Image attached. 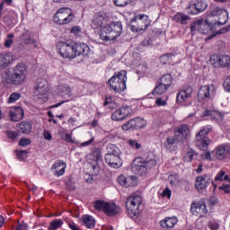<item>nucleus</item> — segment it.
<instances>
[{"instance_id": "5", "label": "nucleus", "mask_w": 230, "mask_h": 230, "mask_svg": "<svg viewBox=\"0 0 230 230\" xmlns=\"http://www.w3.org/2000/svg\"><path fill=\"white\" fill-rule=\"evenodd\" d=\"M143 202V198L137 194H132L127 199L126 209L130 218H137L139 217V206Z\"/></svg>"}, {"instance_id": "12", "label": "nucleus", "mask_w": 230, "mask_h": 230, "mask_svg": "<svg viewBox=\"0 0 230 230\" xmlns=\"http://www.w3.org/2000/svg\"><path fill=\"white\" fill-rule=\"evenodd\" d=\"M190 211L193 217H198L199 218H204L208 213L206 201L203 199L192 202L190 204Z\"/></svg>"}, {"instance_id": "4", "label": "nucleus", "mask_w": 230, "mask_h": 230, "mask_svg": "<svg viewBox=\"0 0 230 230\" xmlns=\"http://www.w3.org/2000/svg\"><path fill=\"white\" fill-rule=\"evenodd\" d=\"M123 32L121 22H113L102 29L100 37L102 40H116Z\"/></svg>"}, {"instance_id": "38", "label": "nucleus", "mask_w": 230, "mask_h": 230, "mask_svg": "<svg viewBox=\"0 0 230 230\" xmlns=\"http://www.w3.org/2000/svg\"><path fill=\"white\" fill-rule=\"evenodd\" d=\"M190 19L191 18L189 15L181 13H178L173 16V21H175V22H180V24H188Z\"/></svg>"}, {"instance_id": "61", "label": "nucleus", "mask_w": 230, "mask_h": 230, "mask_svg": "<svg viewBox=\"0 0 230 230\" xmlns=\"http://www.w3.org/2000/svg\"><path fill=\"white\" fill-rule=\"evenodd\" d=\"M164 197H168L170 199L172 197V190L170 189H165L163 191Z\"/></svg>"}, {"instance_id": "42", "label": "nucleus", "mask_w": 230, "mask_h": 230, "mask_svg": "<svg viewBox=\"0 0 230 230\" xmlns=\"http://www.w3.org/2000/svg\"><path fill=\"white\" fill-rule=\"evenodd\" d=\"M64 226V221L62 219H54L50 222L49 230L60 229Z\"/></svg>"}, {"instance_id": "7", "label": "nucleus", "mask_w": 230, "mask_h": 230, "mask_svg": "<svg viewBox=\"0 0 230 230\" xmlns=\"http://www.w3.org/2000/svg\"><path fill=\"white\" fill-rule=\"evenodd\" d=\"M93 208L97 211H103L108 217H116L120 209L115 203L107 202L105 200H96L93 202Z\"/></svg>"}, {"instance_id": "33", "label": "nucleus", "mask_w": 230, "mask_h": 230, "mask_svg": "<svg viewBox=\"0 0 230 230\" xmlns=\"http://www.w3.org/2000/svg\"><path fill=\"white\" fill-rule=\"evenodd\" d=\"M179 142L177 141V137H167L165 138V142L164 143V148H166V150H169V152H174L175 151V146L178 144Z\"/></svg>"}, {"instance_id": "11", "label": "nucleus", "mask_w": 230, "mask_h": 230, "mask_svg": "<svg viewBox=\"0 0 230 230\" xmlns=\"http://www.w3.org/2000/svg\"><path fill=\"white\" fill-rule=\"evenodd\" d=\"M210 131L211 127L205 126L196 135V146L199 148V150H203V152H206V150H208V146H209V137L206 136H208Z\"/></svg>"}, {"instance_id": "43", "label": "nucleus", "mask_w": 230, "mask_h": 230, "mask_svg": "<svg viewBox=\"0 0 230 230\" xmlns=\"http://www.w3.org/2000/svg\"><path fill=\"white\" fill-rule=\"evenodd\" d=\"M136 0H113L114 5L119 6V8H123L125 6H128V4H132Z\"/></svg>"}, {"instance_id": "54", "label": "nucleus", "mask_w": 230, "mask_h": 230, "mask_svg": "<svg viewBox=\"0 0 230 230\" xmlns=\"http://www.w3.org/2000/svg\"><path fill=\"white\" fill-rule=\"evenodd\" d=\"M153 41L151 39H146L141 42V46L144 48H148V46H152Z\"/></svg>"}, {"instance_id": "32", "label": "nucleus", "mask_w": 230, "mask_h": 230, "mask_svg": "<svg viewBox=\"0 0 230 230\" xmlns=\"http://www.w3.org/2000/svg\"><path fill=\"white\" fill-rule=\"evenodd\" d=\"M177 222H179V220L176 217H165L164 220L160 221V226H162L164 229H172L175 227Z\"/></svg>"}, {"instance_id": "47", "label": "nucleus", "mask_w": 230, "mask_h": 230, "mask_svg": "<svg viewBox=\"0 0 230 230\" xmlns=\"http://www.w3.org/2000/svg\"><path fill=\"white\" fill-rule=\"evenodd\" d=\"M128 143L131 148H135L136 150H139V148H141V144L137 143V140L129 139Z\"/></svg>"}, {"instance_id": "10", "label": "nucleus", "mask_w": 230, "mask_h": 230, "mask_svg": "<svg viewBox=\"0 0 230 230\" xmlns=\"http://www.w3.org/2000/svg\"><path fill=\"white\" fill-rule=\"evenodd\" d=\"M58 53L63 58H76V53L75 52V45L71 41H59L57 44Z\"/></svg>"}, {"instance_id": "46", "label": "nucleus", "mask_w": 230, "mask_h": 230, "mask_svg": "<svg viewBox=\"0 0 230 230\" xmlns=\"http://www.w3.org/2000/svg\"><path fill=\"white\" fill-rule=\"evenodd\" d=\"M168 180L170 181V184H172V185L179 184V174H171L168 177Z\"/></svg>"}, {"instance_id": "35", "label": "nucleus", "mask_w": 230, "mask_h": 230, "mask_svg": "<svg viewBox=\"0 0 230 230\" xmlns=\"http://www.w3.org/2000/svg\"><path fill=\"white\" fill-rule=\"evenodd\" d=\"M82 220L87 229H94L96 226V220L94 219V217H93V216L84 215L82 217Z\"/></svg>"}, {"instance_id": "37", "label": "nucleus", "mask_w": 230, "mask_h": 230, "mask_svg": "<svg viewBox=\"0 0 230 230\" xmlns=\"http://www.w3.org/2000/svg\"><path fill=\"white\" fill-rule=\"evenodd\" d=\"M162 85L170 87L173 84V77L170 74L164 75L158 81Z\"/></svg>"}, {"instance_id": "2", "label": "nucleus", "mask_w": 230, "mask_h": 230, "mask_svg": "<svg viewBox=\"0 0 230 230\" xmlns=\"http://www.w3.org/2000/svg\"><path fill=\"white\" fill-rule=\"evenodd\" d=\"M157 166V160L154 157H138L136 158L131 165V170L133 173L137 175H146L148 170L155 168Z\"/></svg>"}, {"instance_id": "58", "label": "nucleus", "mask_w": 230, "mask_h": 230, "mask_svg": "<svg viewBox=\"0 0 230 230\" xmlns=\"http://www.w3.org/2000/svg\"><path fill=\"white\" fill-rule=\"evenodd\" d=\"M156 105H158V107H164V105H166V101L161 99V98H157L155 101Z\"/></svg>"}, {"instance_id": "50", "label": "nucleus", "mask_w": 230, "mask_h": 230, "mask_svg": "<svg viewBox=\"0 0 230 230\" xmlns=\"http://www.w3.org/2000/svg\"><path fill=\"white\" fill-rule=\"evenodd\" d=\"M20 146H30L31 145V140L29 138H21L19 141Z\"/></svg>"}, {"instance_id": "31", "label": "nucleus", "mask_w": 230, "mask_h": 230, "mask_svg": "<svg viewBox=\"0 0 230 230\" xmlns=\"http://www.w3.org/2000/svg\"><path fill=\"white\" fill-rule=\"evenodd\" d=\"M66 163L59 161L52 165L51 170H54V175H57V177H62V175L66 173Z\"/></svg>"}, {"instance_id": "60", "label": "nucleus", "mask_w": 230, "mask_h": 230, "mask_svg": "<svg viewBox=\"0 0 230 230\" xmlns=\"http://www.w3.org/2000/svg\"><path fill=\"white\" fill-rule=\"evenodd\" d=\"M201 159H207V161H211V153L206 152L201 154Z\"/></svg>"}, {"instance_id": "25", "label": "nucleus", "mask_w": 230, "mask_h": 230, "mask_svg": "<svg viewBox=\"0 0 230 230\" xmlns=\"http://www.w3.org/2000/svg\"><path fill=\"white\" fill-rule=\"evenodd\" d=\"M216 157L220 161L223 159H229L230 157V145H222L216 149Z\"/></svg>"}, {"instance_id": "63", "label": "nucleus", "mask_w": 230, "mask_h": 230, "mask_svg": "<svg viewBox=\"0 0 230 230\" xmlns=\"http://www.w3.org/2000/svg\"><path fill=\"white\" fill-rule=\"evenodd\" d=\"M79 32H80V29L78 28V26L72 28L71 30V33H74V35H78Z\"/></svg>"}, {"instance_id": "44", "label": "nucleus", "mask_w": 230, "mask_h": 230, "mask_svg": "<svg viewBox=\"0 0 230 230\" xmlns=\"http://www.w3.org/2000/svg\"><path fill=\"white\" fill-rule=\"evenodd\" d=\"M172 57H173L172 53L164 54L160 57V62L164 65L168 64V62H172Z\"/></svg>"}, {"instance_id": "14", "label": "nucleus", "mask_w": 230, "mask_h": 230, "mask_svg": "<svg viewBox=\"0 0 230 230\" xmlns=\"http://www.w3.org/2000/svg\"><path fill=\"white\" fill-rule=\"evenodd\" d=\"M146 127V120L141 118H134L122 125V130L125 132L128 130H139V128H145Z\"/></svg>"}, {"instance_id": "64", "label": "nucleus", "mask_w": 230, "mask_h": 230, "mask_svg": "<svg viewBox=\"0 0 230 230\" xmlns=\"http://www.w3.org/2000/svg\"><path fill=\"white\" fill-rule=\"evenodd\" d=\"M227 31H230V26L225 27V28L219 30L218 33L224 34V33H227Z\"/></svg>"}, {"instance_id": "34", "label": "nucleus", "mask_w": 230, "mask_h": 230, "mask_svg": "<svg viewBox=\"0 0 230 230\" xmlns=\"http://www.w3.org/2000/svg\"><path fill=\"white\" fill-rule=\"evenodd\" d=\"M13 57L10 53H1L0 54V67H8L12 64Z\"/></svg>"}, {"instance_id": "19", "label": "nucleus", "mask_w": 230, "mask_h": 230, "mask_svg": "<svg viewBox=\"0 0 230 230\" xmlns=\"http://www.w3.org/2000/svg\"><path fill=\"white\" fill-rule=\"evenodd\" d=\"M131 111L129 106H122L112 113V121H123V119H127L130 116Z\"/></svg>"}, {"instance_id": "17", "label": "nucleus", "mask_w": 230, "mask_h": 230, "mask_svg": "<svg viewBox=\"0 0 230 230\" xmlns=\"http://www.w3.org/2000/svg\"><path fill=\"white\" fill-rule=\"evenodd\" d=\"M107 21H109L107 13L104 12H98L93 14L91 26L93 30H98V28H102L103 24H107Z\"/></svg>"}, {"instance_id": "59", "label": "nucleus", "mask_w": 230, "mask_h": 230, "mask_svg": "<svg viewBox=\"0 0 230 230\" xmlns=\"http://www.w3.org/2000/svg\"><path fill=\"white\" fill-rule=\"evenodd\" d=\"M43 136H44V138L47 139V141H51V139H53L51 133L48 130L44 131Z\"/></svg>"}, {"instance_id": "21", "label": "nucleus", "mask_w": 230, "mask_h": 230, "mask_svg": "<svg viewBox=\"0 0 230 230\" xmlns=\"http://www.w3.org/2000/svg\"><path fill=\"white\" fill-rule=\"evenodd\" d=\"M174 136L180 143L186 141V139H188V136H190V127L186 124L180 125L176 130H174Z\"/></svg>"}, {"instance_id": "22", "label": "nucleus", "mask_w": 230, "mask_h": 230, "mask_svg": "<svg viewBox=\"0 0 230 230\" xmlns=\"http://www.w3.org/2000/svg\"><path fill=\"white\" fill-rule=\"evenodd\" d=\"M213 184V181L211 180V175L203 174L199 175L196 178L195 181V188L196 190H206L209 184Z\"/></svg>"}, {"instance_id": "16", "label": "nucleus", "mask_w": 230, "mask_h": 230, "mask_svg": "<svg viewBox=\"0 0 230 230\" xmlns=\"http://www.w3.org/2000/svg\"><path fill=\"white\" fill-rule=\"evenodd\" d=\"M190 31L191 33H193V31H199V33L206 35L211 31V26L209 25V22H208V20L199 19L191 23Z\"/></svg>"}, {"instance_id": "24", "label": "nucleus", "mask_w": 230, "mask_h": 230, "mask_svg": "<svg viewBox=\"0 0 230 230\" xmlns=\"http://www.w3.org/2000/svg\"><path fill=\"white\" fill-rule=\"evenodd\" d=\"M118 182L120 186H124V188H130V186H136V184H137V177L135 175L128 177L120 175L118 178Z\"/></svg>"}, {"instance_id": "9", "label": "nucleus", "mask_w": 230, "mask_h": 230, "mask_svg": "<svg viewBox=\"0 0 230 230\" xmlns=\"http://www.w3.org/2000/svg\"><path fill=\"white\" fill-rule=\"evenodd\" d=\"M150 18L146 14H138L135 16L130 22V30L133 31H144L150 26Z\"/></svg>"}, {"instance_id": "13", "label": "nucleus", "mask_w": 230, "mask_h": 230, "mask_svg": "<svg viewBox=\"0 0 230 230\" xmlns=\"http://www.w3.org/2000/svg\"><path fill=\"white\" fill-rule=\"evenodd\" d=\"M100 161H102V151H100V148H94L88 155V163L92 164V173L93 175L100 173Z\"/></svg>"}, {"instance_id": "62", "label": "nucleus", "mask_w": 230, "mask_h": 230, "mask_svg": "<svg viewBox=\"0 0 230 230\" xmlns=\"http://www.w3.org/2000/svg\"><path fill=\"white\" fill-rule=\"evenodd\" d=\"M68 226L72 229V230H80V227H78V226L73 222L68 223Z\"/></svg>"}, {"instance_id": "40", "label": "nucleus", "mask_w": 230, "mask_h": 230, "mask_svg": "<svg viewBox=\"0 0 230 230\" xmlns=\"http://www.w3.org/2000/svg\"><path fill=\"white\" fill-rule=\"evenodd\" d=\"M107 150H108V153L106 154V155H117V156H119V154H120L119 147L117 146L116 145L110 144L107 146Z\"/></svg>"}, {"instance_id": "41", "label": "nucleus", "mask_w": 230, "mask_h": 230, "mask_svg": "<svg viewBox=\"0 0 230 230\" xmlns=\"http://www.w3.org/2000/svg\"><path fill=\"white\" fill-rule=\"evenodd\" d=\"M158 84L153 90V94H164L168 91V86L162 84V83L158 82Z\"/></svg>"}, {"instance_id": "45", "label": "nucleus", "mask_w": 230, "mask_h": 230, "mask_svg": "<svg viewBox=\"0 0 230 230\" xmlns=\"http://www.w3.org/2000/svg\"><path fill=\"white\" fill-rule=\"evenodd\" d=\"M21 98V93H13L8 98V103H15Z\"/></svg>"}, {"instance_id": "3", "label": "nucleus", "mask_w": 230, "mask_h": 230, "mask_svg": "<svg viewBox=\"0 0 230 230\" xmlns=\"http://www.w3.org/2000/svg\"><path fill=\"white\" fill-rule=\"evenodd\" d=\"M108 85L111 91H114V93H123V91H127V71L120 70L115 73L113 76L108 80Z\"/></svg>"}, {"instance_id": "39", "label": "nucleus", "mask_w": 230, "mask_h": 230, "mask_svg": "<svg viewBox=\"0 0 230 230\" xmlns=\"http://www.w3.org/2000/svg\"><path fill=\"white\" fill-rule=\"evenodd\" d=\"M31 122L28 121H22V123L19 124V128L22 134H30V132H31Z\"/></svg>"}, {"instance_id": "48", "label": "nucleus", "mask_w": 230, "mask_h": 230, "mask_svg": "<svg viewBox=\"0 0 230 230\" xmlns=\"http://www.w3.org/2000/svg\"><path fill=\"white\" fill-rule=\"evenodd\" d=\"M223 87L226 93H230V75L224 81Z\"/></svg>"}, {"instance_id": "15", "label": "nucleus", "mask_w": 230, "mask_h": 230, "mask_svg": "<svg viewBox=\"0 0 230 230\" xmlns=\"http://www.w3.org/2000/svg\"><path fill=\"white\" fill-rule=\"evenodd\" d=\"M215 94H217L215 84L204 85L199 90L198 100L200 102H202V100H211V98H215Z\"/></svg>"}, {"instance_id": "6", "label": "nucleus", "mask_w": 230, "mask_h": 230, "mask_svg": "<svg viewBox=\"0 0 230 230\" xmlns=\"http://www.w3.org/2000/svg\"><path fill=\"white\" fill-rule=\"evenodd\" d=\"M53 19L56 24L64 26V24H69V22H72L73 19H75V15L69 7H62L57 11Z\"/></svg>"}, {"instance_id": "18", "label": "nucleus", "mask_w": 230, "mask_h": 230, "mask_svg": "<svg viewBox=\"0 0 230 230\" xmlns=\"http://www.w3.org/2000/svg\"><path fill=\"white\" fill-rule=\"evenodd\" d=\"M188 8L190 13L197 15L200 13V12H204L208 9V2L205 0H192V4H190Z\"/></svg>"}, {"instance_id": "55", "label": "nucleus", "mask_w": 230, "mask_h": 230, "mask_svg": "<svg viewBox=\"0 0 230 230\" xmlns=\"http://www.w3.org/2000/svg\"><path fill=\"white\" fill-rule=\"evenodd\" d=\"M21 155H28V151L27 150H21L17 152V157L20 159V161H23L24 157H22Z\"/></svg>"}, {"instance_id": "49", "label": "nucleus", "mask_w": 230, "mask_h": 230, "mask_svg": "<svg viewBox=\"0 0 230 230\" xmlns=\"http://www.w3.org/2000/svg\"><path fill=\"white\" fill-rule=\"evenodd\" d=\"M59 91L60 93H66V94H70L72 90H71V87H69V85L63 84L59 86Z\"/></svg>"}, {"instance_id": "1", "label": "nucleus", "mask_w": 230, "mask_h": 230, "mask_svg": "<svg viewBox=\"0 0 230 230\" xmlns=\"http://www.w3.org/2000/svg\"><path fill=\"white\" fill-rule=\"evenodd\" d=\"M28 76V67L24 63H18L12 71H5L2 78L6 84H11L12 85H22L26 82Z\"/></svg>"}, {"instance_id": "26", "label": "nucleus", "mask_w": 230, "mask_h": 230, "mask_svg": "<svg viewBox=\"0 0 230 230\" xmlns=\"http://www.w3.org/2000/svg\"><path fill=\"white\" fill-rule=\"evenodd\" d=\"M105 162L111 168H121L123 166V160L118 155H105Z\"/></svg>"}, {"instance_id": "20", "label": "nucleus", "mask_w": 230, "mask_h": 230, "mask_svg": "<svg viewBox=\"0 0 230 230\" xmlns=\"http://www.w3.org/2000/svg\"><path fill=\"white\" fill-rule=\"evenodd\" d=\"M210 60L215 67H227V66H230V57L227 55L219 56L214 54Z\"/></svg>"}, {"instance_id": "8", "label": "nucleus", "mask_w": 230, "mask_h": 230, "mask_svg": "<svg viewBox=\"0 0 230 230\" xmlns=\"http://www.w3.org/2000/svg\"><path fill=\"white\" fill-rule=\"evenodd\" d=\"M49 93V84L45 78H38L34 87V94L42 103L48 102V93Z\"/></svg>"}, {"instance_id": "29", "label": "nucleus", "mask_w": 230, "mask_h": 230, "mask_svg": "<svg viewBox=\"0 0 230 230\" xmlns=\"http://www.w3.org/2000/svg\"><path fill=\"white\" fill-rule=\"evenodd\" d=\"M74 51L75 53V57H80V55H83V57H87L91 49L85 43H74Z\"/></svg>"}, {"instance_id": "27", "label": "nucleus", "mask_w": 230, "mask_h": 230, "mask_svg": "<svg viewBox=\"0 0 230 230\" xmlns=\"http://www.w3.org/2000/svg\"><path fill=\"white\" fill-rule=\"evenodd\" d=\"M9 118L14 122L24 119V110L21 107H13L9 111Z\"/></svg>"}, {"instance_id": "52", "label": "nucleus", "mask_w": 230, "mask_h": 230, "mask_svg": "<svg viewBox=\"0 0 230 230\" xmlns=\"http://www.w3.org/2000/svg\"><path fill=\"white\" fill-rule=\"evenodd\" d=\"M7 137L13 140L17 139V137H19V133L15 131H7Z\"/></svg>"}, {"instance_id": "23", "label": "nucleus", "mask_w": 230, "mask_h": 230, "mask_svg": "<svg viewBox=\"0 0 230 230\" xmlns=\"http://www.w3.org/2000/svg\"><path fill=\"white\" fill-rule=\"evenodd\" d=\"M20 40H22L25 46L32 44L33 48H39V41L33 38V33L30 31H25L22 32L20 36Z\"/></svg>"}, {"instance_id": "56", "label": "nucleus", "mask_w": 230, "mask_h": 230, "mask_svg": "<svg viewBox=\"0 0 230 230\" xmlns=\"http://www.w3.org/2000/svg\"><path fill=\"white\" fill-rule=\"evenodd\" d=\"M16 230H28V225L24 222L19 223L17 225Z\"/></svg>"}, {"instance_id": "28", "label": "nucleus", "mask_w": 230, "mask_h": 230, "mask_svg": "<svg viewBox=\"0 0 230 230\" xmlns=\"http://www.w3.org/2000/svg\"><path fill=\"white\" fill-rule=\"evenodd\" d=\"M211 15H213V17H219L218 24L220 25L227 22V11L223 8H214V10L211 12Z\"/></svg>"}, {"instance_id": "30", "label": "nucleus", "mask_w": 230, "mask_h": 230, "mask_svg": "<svg viewBox=\"0 0 230 230\" xmlns=\"http://www.w3.org/2000/svg\"><path fill=\"white\" fill-rule=\"evenodd\" d=\"M192 93L193 90L191 87H188L186 90L178 93L176 97L177 103H184V102H187Z\"/></svg>"}, {"instance_id": "36", "label": "nucleus", "mask_w": 230, "mask_h": 230, "mask_svg": "<svg viewBox=\"0 0 230 230\" xmlns=\"http://www.w3.org/2000/svg\"><path fill=\"white\" fill-rule=\"evenodd\" d=\"M204 116H209L211 119H215L216 121H222L224 119V115L218 111L206 110L204 111Z\"/></svg>"}, {"instance_id": "53", "label": "nucleus", "mask_w": 230, "mask_h": 230, "mask_svg": "<svg viewBox=\"0 0 230 230\" xmlns=\"http://www.w3.org/2000/svg\"><path fill=\"white\" fill-rule=\"evenodd\" d=\"M208 202L210 206H217V204H218V198L213 195L209 198Z\"/></svg>"}, {"instance_id": "57", "label": "nucleus", "mask_w": 230, "mask_h": 230, "mask_svg": "<svg viewBox=\"0 0 230 230\" xmlns=\"http://www.w3.org/2000/svg\"><path fill=\"white\" fill-rule=\"evenodd\" d=\"M225 175H226V172L224 171L219 172L215 177V181H224Z\"/></svg>"}, {"instance_id": "51", "label": "nucleus", "mask_w": 230, "mask_h": 230, "mask_svg": "<svg viewBox=\"0 0 230 230\" xmlns=\"http://www.w3.org/2000/svg\"><path fill=\"white\" fill-rule=\"evenodd\" d=\"M218 190H220V191H224V193H226L227 195H230V186H229V184H223V185L218 187Z\"/></svg>"}]
</instances>
